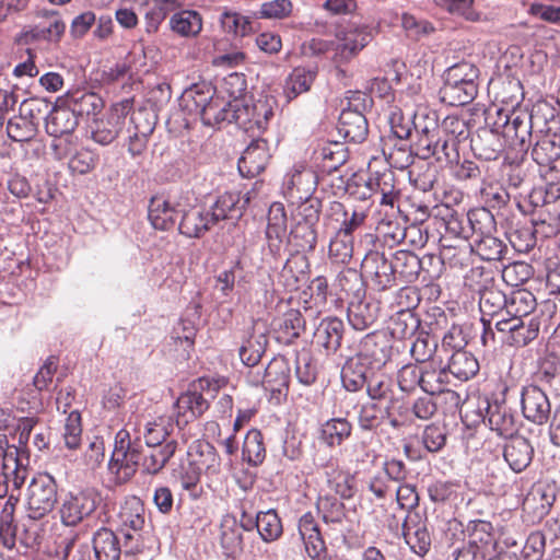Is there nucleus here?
<instances>
[{"label":"nucleus","instance_id":"nucleus-1","mask_svg":"<svg viewBox=\"0 0 560 560\" xmlns=\"http://www.w3.org/2000/svg\"><path fill=\"white\" fill-rule=\"evenodd\" d=\"M546 113H549L551 118L555 117V109L547 103L535 105L530 113L497 108L494 114H487L486 122L487 126H493L495 131H500L502 138L511 145H518L522 151L527 152L535 132L538 131L535 128L540 120L547 122Z\"/></svg>","mask_w":560,"mask_h":560},{"label":"nucleus","instance_id":"nucleus-2","mask_svg":"<svg viewBox=\"0 0 560 560\" xmlns=\"http://www.w3.org/2000/svg\"><path fill=\"white\" fill-rule=\"evenodd\" d=\"M479 68L470 61H459L446 69L439 98L448 106H464L471 103L479 89Z\"/></svg>","mask_w":560,"mask_h":560},{"label":"nucleus","instance_id":"nucleus-3","mask_svg":"<svg viewBox=\"0 0 560 560\" xmlns=\"http://www.w3.org/2000/svg\"><path fill=\"white\" fill-rule=\"evenodd\" d=\"M372 100L362 92H354L342 108L337 124L338 133L347 141L362 143L369 135V122L365 110Z\"/></svg>","mask_w":560,"mask_h":560},{"label":"nucleus","instance_id":"nucleus-4","mask_svg":"<svg viewBox=\"0 0 560 560\" xmlns=\"http://www.w3.org/2000/svg\"><path fill=\"white\" fill-rule=\"evenodd\" d=\"M361 270L373 291L384 292L397 285L390 259L376 246L365 253L361 261Z\"/></svg>","mask_w":560,"mask_h":560},{"label":"nucleus","instance_id":"nucleus-5","mask_svg":"<svg viewBox=\"0 0 560 560\" xmlns=\"http://www.w3.org/2000/svg\"><path fill=\"white\" fill-rule=\"evenodd\" d=\"M57 503V483L48 474L34 477L27 488V515L40 520L50 513Z\"/></svg>","mask_w":560,"mask_h":560},{"label":"nucleus","instance_id":"nucleus-6","mask_svg":"<svg viewBox=\"0 0 560 560\" xmlns=\"http://www.w3.org/2000/svg\"><path fill=\"white\" fill-rule=\"evenodd\" d=\"M275 101L268 97L247 103L235 101V124L246 132H262L273 117Z\"/></svg>","mask_w":560,"mask_h":560},{"label":"nucleus","instance_id":"nucleus-7","mask_svg":"<svg viewBox=\"0 0 560 560\" xmlns=\"http://www.w3.org/2000/svg\"><path fill=\"white\" fill-rule=\"evenodd\" d=\"M291 381V366L283 355L275 357L264 371L262 378L253 381L255 385L261 384L270 393V399L277 404L284 401L289 394Z\"/></svg>","mask_w":560,"mask_h":560},{"label":"nucleus","instance_id":"nucleus-8","mask_svg":"<svg viewBox=\"0 0 560 560\" xmlns=\"http://www.w3.org/2000/svg\"><path fill=\"white\" fill-rule=\"evenodd\" d=\"M129 108L128 101L114 105L106 116L94 121L91 138L101 145H108L114 142L126 128Z\"/></svg>","mask_w":560,"mask_h":560},{"label":"nucleus","instance_id":"nucleus-9","mask_svg":"<svg viewBox=\"0 0 560 560\" xmlns=\"http://www.w3.org/2000/svg\"><path fill=\"white\" fill-rule=\"evenodd\" d=\"M392 349L390 341L384 332L373 331L361 339L354 355L370 370H380L390 360Z\"/></svg>","mask_w":560,"mask_h":560},{"label":"nucleus","instance_id":"nucleus-10","mask_svg":"<svg viewBox=\"0 0 560 560\" xmlns=\"http://www.w3.org/2000/svg\"><path fill=\"white\" fill-rule=\"evenodd\" d=\"M521 410L526 420L542 425L550 419L551 404L545 390L529 384L521 390Z\"/></svg>","mask_w":560,"mask_h":560},{"label":"nucleus","instance_id":"nucleus-11","mask_svg":"<svg viewBox=\"0 0 560 560\" xmlns=\"http://www.w3.org/2000/svg\"><path fill=\"white\" fill-rule=\"evenodd\" d=\"M97 506V494L92 489L69 493L60 508V518L66 526H75L90 516Z\"/></svg>","mask_w":560,"mask_h":560},{"label":"nucleus","instance_id":"nucleus-12","mask_svg":"<svg viewBox=\"0 0 560 560\" xmlns=\"http://www.w3.org/2000/svg\"><path fill=\"white\" fill-rule=\"evenodd\" d=\"M499 332L505 334L504 342L515 348H522L535 340L539 332V322L536 318H505L494 324Z\"/></svg>","mask_w":560,"mask_h":560},{"label":"nucleus","instance_id":"nucleus-13","mask_svg":"<svg viewBox=\"0 0 560 560\" xmlns=\"http://www.w3.org/2000/svg\"><path fill=\"white\" fill-rule=\"evenodd\" d=\"M413 150L415 154L422 160L435 158L438 162L452 163L459 158L455 142L445 140L441 130L424 138H417Z\"/></svg>","mask_w":560,"mask_h":560},{"label":"nucleus","instance_id":"nucleus-14","mask_svg":"<svg viewBox=\"0 0 560 560\" xmlns=\"http://www.w3.org/2000/svg\"><path fill=\"white\" fill-rule=\"evenodd\" d=\"M268 346V329L264 320L253 319L240 347L238 354L247 366L257 365Z\"/></svg>","mask_w":560,"mask_h":560},{"label":"nucleus","instance_id":"nucleus-15","mask_svg":"<svg viewBox=\"0 0 560 560\" xmlns=\"http://www.w3.org/2000/svg\"><path fill=\"white\" fill-rule=\"evenodd\" d=\"M345 323L336 316L320 319L313 332V342L325 355H334L341 349L345 337Z\"/></svg>","mask_w":560,"mask_h":560},{"label":"nucleus","instance_id":"nucleus-16","mask_svg":"<svg viewBox=\"0 0 560 560\" xmlns=\"http://www.w3.org/2000/svg\"><path fill=\"white\" fill-rule=\"evenodd\" d=\"M268 142L256 138L243 151L238 160L237 168L243 177H255L265 171L270 159Z\"/></svg>","mask_w":560,"mask_h":560},{"label":"nucleus","instance_id":"nucleus-17","mask_svg":"<svg viewBox=\"0 0 560 560\" xmlns=\"http://www.w3.org/2000/svg\"><path fill=\"white\" fill-rule=\"evenodd\" d=\"M486 416L483 421L488 422L490 430L502 438H512L517 432V424L512 409L504 400H486Z\"/></svg>","mask_w":560,"mask_h":560},{"label":"nucleus","instance_id":"nucleus-18","mask_svg":"<svg viewBox=\"0 0 560 560\" xmlns=\"http://www.w3.org/2000/svg\"><path fill=\"white\" fill-rule=\"evenodd\" d=\"M180 210L179 202H173L164 196H153L149 201L148 219L153 229L170 231L175 226Z\"/></svg>","mask_w":560,"mask_h":560},{"label":"nucleus","instance_id":"nucleus-19","mask_svg":"<svg viewBox=\"0 0 560 560\" xmlns=\"http://www.w3.org/2000/svg\"><path fill=\"white\" fill-rule=\"evenodd\" d=\"M503 458L515 474L523 472L533 462L534 446L522 435H512L503 445Z\"/></svg>","mask_w":560,"mask_h":560},{"label":"nucleus","instance_id":"nucleus-20","mask_svg":"<svg viewBox=\"0 0 560 560\" xmlns=\"http://www.w3.org/2000/svg\"><path fill=\"white\" fill-rule=\"evenodd\" d=\"M298 527L308 557L312 560H326L327 547L314 515L311 512L303 514Z\"/></svg>","mask_w":560,"mask_h":560},{"label":"nucleus","instance_id":"nucleus-21","mask_svg":"<svg viewBox=\"0 0 560 560\" xmlns=\"http://www.w3.org/2000/svg\"><path fill=\"white\" fill-rule=\"evenodd\" d=\"M500 131H495L493 126L480 128L477 135L470 140V148L474 155L482 161H495L504 149Z\"/></svg>","mask_w":560,"mask_h":560},{"label":"nucleus","instance_id":"nucleus-22","mask_svg":"<svg viewBox=\"0 0 560 560\" xmlns=\"http://www.w3.org/2000/svg\"><path fill=\"white\" fill-rule=\"evenodd\" d=\"M535 143L532 148L530 156L539 166L552 168V164L560 158V135L550 132L548 129L544 132L539 129L533 137Z\"/></svg>","mask_w":560,"mask_h":560},{"label":"nucleus","instance_id":"nucleus-23","mask_svg":"<svg viewBox=\"0 0 560 560\" xmlns=\"http://www.w3.org/2000/svg\"><path fill=\"white\" fill-rule=\"evenodd\" d=\"M182 215L178 223V232L189 238L202 237L212 226V217L209 210L199 207H190L185 209L182 207L179 212Z\"/></svg>","mask_w":560,"mask_h":560},{"label":"nucleus","instance_id":"nucleus-24","mask_svg":"<svg viewBox=\"0 0 560 560\" xmlns=\"http://www.w3.org/2000/svg\"><path fill=\"white\" fill-rule=\"evenodd\" d=\"M174 408L176 412V425L178 429H182L202 416L208 410L209 402L201 393L187 390L177 398Z\"/></svg>","mask_w":560,"mask_h":560},{"label":"nucleus","instance_id":"nucleus-25","mask_svg":"<svg viewBox=\"0 0 560 560\" xmlns=\"http://www.w3.org/2000/svg\"><path fill=\"white\" fill-rule=\"evenodd\" d=\"M380 314L378 302L364 298L350 300L347 308L349 325L358 331H363L373 326Z\"/></svg>","mask_w":560,"mask_h":560},{"label":"nucleus","instance_id":"nucleus-26","mask_svg":"<svg viewBox=\"0 0 560 560\" xmlns=\"http://www.w3.org/2000/svg\"><path fill=\"white\" fill-rule=\"evenodd\" d=\"M249 203V197L242 196L238 191H226L220 195L210 208L212 222L217 225L220 221L241 218Z\"/></svg>","mask_w":560,"mask_h":560},{"label":"nucleus","instance_id":"nucleus-27","mask_svg":"<svg viewBox=\"0 0 560 560\" xmlns=\"http://www.w3.org/2000/svg\"><path fill=\"white\" fill-rule=\"evenodd\" d=\"M267 219L266 238L268 248L273 256H277L280 254L283 237L287 235L288 230L284 206L280 202H273L269 207Z\"/></svg>","mask_w":560,"mask_h":560},{"label":"nucleus","instance_id":"nucleus-28","mask_svg":"<svg viewBox=\"0 0 560 560\" xmlns=\"http://www.w3.org/2000/svg\"><path fill=\"white\" fill-rule=\"evenodd\" d=\"M338 44L335 48L336 61H348L362 50L370 42V33L366 27L349 28L337 35Z\"/></svg>","mask_w":560,"mask_h":560},{"label":"nucleus","instance_id":"nucleus-29","mask_svg":"<svg viewBox=\"0 0 560 560\" xmlns=\"http://www.w3.org/2000/svg\"><path fill=\"white\" fill-rule=\"evenodd\" d=\"M317 184L316 173L303 164L294 165L292 173L285 182L290 196L296 199L312 197L317 188Z\"/></svg>","mask_w":560,"mask_h":560},{"label":"nucleus","instance_id":"nucleus-30","mask_svg":"<svg viewBox=\"0 0 560 560\" xmlns=\"http://www.w3.org/2000/svg\"><path fill=\"white\" fill-rule=\"evenodd\" d=\"M448 383V372L445 366L433 368L432 364L422 368L421 389L433 396L442 394L445 398L455 405L459 402V395L451 389H445Z\"/></svg>","mask_w":560,"mask_h":560},{"label":"nucleus","instance_id":"nucleus-31","mask_svg":"<svg viewBox=\"0 0 560 560\" xmlns=\"http://www.w3.org/2000/svg\"><path fill=\"white\" fill-rule=\"evenodd\" d=\"M63 103L74 114L77 119L98 114L104 107L103 98L90 91L75 90L67 93Z\"/></svg>","mask_w":560,"mask_h":560},{"label":"nucleus","instance_id":"nucleus-32","mask_svg":"<svg viewBox=\"0 0 560 560\" xmlns=\"http://www.w3.org/2000/svg\"><path fill=\"white\" fill-rule=\"evenodd\" d=\"M217 95L215 88L206 81L194 83L182 94V106L189 114L201 115Z\"/></svg>","mask_w":560,"mask_h":560},{"label":"nucleus","instance_id":"nucleus-33","mask_svg":"<svg viewBox=\"0 0 560 560\" xmlns=\"http://www.w3.org/2000/svg\"><path fill=\"white\" fill-rule=\"evenodd\" d=\"M147 446L148 451L144 453L140 467L143 474L154 476L161 472L175 455L178 443L176 440L171 439L164 445Z\"/></svg>","mask_w":560,"mask_h":560},{"label":"nucleus","instance_id":"nucleus-34","mask_svg":"<svg viewBox=\"0 0 560 560\" xmlns=\"http://www.w3.org/2000/svg\"><path fill=\"white\" fill-rule=\"evenodd\" d=\"M348 159L349 150L345 142L327 141L316 151L318 167L322 173L328 175L338 171Z\"/></svg>","mask_w":560,"mask_h":560},{"label":"nucleus","instance_id":"nucleus-35","mask_svg":"<svg viewBox=\"0 0 560 560\" xmlns=\"http://www.w3.org/2000/svg\"><path fill=\"white\" fill-rule=\"evenodd\" d=\"M92 544L97 560H120L125 552V542L121 544L118 535L106 527L94 533Z\"/></svg>","mask_w":560,"mask_h":560},{"label":"nucleus","instance_id":"nucleus-36","mask_svg":"<svg viewBox=\"0 0 560 560\" xmlns=\"http://www.w3.org/2000/svg\"><path fill=\"white\" fill-rule=\"evenodd\" d=\"M394 272L396 273V281L399 279L406 283L417 281L421 275L420 257L412 250L398 249L390 258Z\"/></svg>","mask_w":560,"mask_h":560},{"label":"nucleus","instance_id":"nucleus-37","mask_svg":"<svg viewBox=\"0 0 560 560\" xmlns=\"http://www.w3.org/2000/svg\"><path fill=\"white\" fill-rule=\"evenodd\" d=\"M306 329V319L300 310L291 308L288 310L277 320L275 328L278 334V340L285 343L292 345L299 339Z\"/></svg>","mask_w":560,"mask_h":560},{"label":"nucleus","instance_id":"nucleus-38","mask_svg":"<svg viewBox=\"0 0 560 560\" xmlns=\"http://www.w3.org/2000/svg\"><path fill=\"white\" fill-rule=\"evenodd\" d=\"M188 454L192 457L190 462L207 475L213 476L221 471V457L210 442H195Z\"/></svg>","mask_w":560,"mask_h":560},{"label":"nucleus","instance_id":"nucleus-39","mask_svg":"<svg viewBox=\"0 0 560 560\" xmlns=\"http://www.w3.org/2000/svg\"><path fill=\"white\" fill-rule=\"evenodd\" d=\"M478 294L481 318L505 317L508 295L494 282L483 287V289H479Z\"/></svg>","mask_w":560,"mask_h":560},{"label":"nucleus","instance_id":"nucleus-40","mask_svg":"<svg viewBox=\"0 0 560 560\" xmlns=\"http://www.w3.org/2000/svg\"><path fill=\"white\" fill-rule=\"evenodd\" d=\"M79 121L70 108L52 105L51 112L45 124L46 132L54 138H60L72 133Z\"/></svg>","mask_w":560,"mask_h":560},{"label":"nucleus","instance_id":"nucleus-41","mask_svg":"<svg viewBox=\"0 0 560 560\" xmlns=\"http://www.w3.org/2000/svg\"><path fill=\"white\" fill-rule=\"evenodd\" d=\"M235 101H225L224 97L215 95L208 107L200 115L205 126L220 127L222 124L235 122Z\"/></svg>","mask_w":560,"mask_h":560},{"label":"nucleus","instance_id":"nucleus-42","mask_svg":"<svg viewBox=\"0 0 560 560\" xmlns=\"http://www.w3.org/2000/svg\"><path fill=\"white\" fill-rule=\"evenodd\" d=\"M308 267V260L305 255H292L287 259L281 271L278 275V283L285 291L294 292L300 289L301 282L305 278V269Z\"/></svg>","mask_w":560,"mask_h":560},{"label":"nucleus","instance_id":"nucleus-43","mask_svg":"<svg viewBox=\"0 0 560 560\" xmlns=\"http://www.w3.org/2000/svg\"><path fill=\"white\" fill-rule=\"evenodd\" d=\"M352 429V423L347 418H331L320 424L318 439L329 447H337L351 436Z\"/></svg>","mask_w":560,"mask_h":560},{"label":"nucleus","instance_id":"nucleus-44","mask_svg":"<svg viewBox=\"0 0 560 560\" xmlns=\"http://www.w3.org/2000/svg\"><path fill=\"white\" fill-rule=\"evenodd\" d=\"M202 16L195 10H182L171 15L168 20L170 30L176 35L185 38L197 37L202 31Z\"/></svg>","mask_w":560,"mask_h":560},{"label":"nucleus","instance_id":"nucleus-45","mask_svg":"<svg viewBox=\"0 0 560 560\" xmlns=\"http://www.w3.org/2000/svg\"><path fill=\"white\" fill-rule=\"evenodd\" d=\"M122 527L120 533L125 539V553L131 555L141 551L139 540L141 538V530L144 526V516L136 509L135 513H121Z\"/></svg>","mask_w":560,"mask_h":560},{"label":"nucleus","instance_id":"nucleus-46","mask_svg":"<svg viewBox=\"0 0 560 560\" xmlns=\"http://www.w3.org/2000/svg\"><path fill=\"white\" fill-rule=\"evenodd\" d=\"M369 368L355 355H349L342 365L340 377L346 390L355 393L362 389L368 380Z\"/></svg>","mask_w":560,"mask_h":560},{"label":"nucleus","instance_id":"nucleus-47","mask_svg":"<svg viewBox=\"0 0 560 560\" xmlns=\"http://www.w3.org/2000/svg\"><path fill=\"white\" fill-rule=\"evenodd\" d=\"M382 151L388 162L397 168H404L412 163L411 145L408 139H399L393 135L384 136Z\"/></svg>","mask_w":560,"mask_h":560},{"label":"nucleus","instance_id":"nucleus-48","mask_svg":"<svg viewBox=\"0 0 560 560\" xmlns=\"http://www.w3.org/2000/svg\"><path fill=\"white\" fill-rule=\"evenodd\" d=\"M448 374L460 382L472 378L479 372V362L476 357L466 350L453 351L445 365Z\"/></svg>","mask_w":560,"mask_h":560},{"label":"nucleus","instance_id":"nucleus-49","mask_svg":"<svg viewBox=\"0 0 560 560\" xmlns=\"http://www.w3.org/2000/svg\"><path fill=\"white\" fill-rule=\"evenodd\" d=\"M436 217L442 219L446 234L459 240V242H467L469 237L467 213L458 212L448 206H442L438 208Z\"/></svg>","mask_w":560,"mask_h":560},{"label":"nucleus","instance_id":"nucleus-50","mask_svg":"<svg viewBox=\"0 0 560 560\" xmlns=\"http://www.w3.org/2000/svg\"><path fill=\"white\" fill-rule=\"evenodd\" d=\"M317 225L296 221L288 236V244L293 247L295 255L311 253L317 244Z\"/></svg>","mask_w":560,"mask_h":560},{"label":"nucleus","instance_id":"nucleus-51","mask_svg":"<svg viewBox=\"0 0 560 560\" xmlns=\"http://www.w3.org/2000/svg\"><path fill=\"white\" fill-rule=\"evenodd\" d=\"M467 530L469 532V542L467 546H472L480 552V557L485 558V550L489 548L495 549L497 539L493 534V526L490 522L482 520L470 521Z\"/></svg>","mask_w":560,"mask_h":560},{"label":"nucleus","instance_id":"nucleus-52","mask_svg":"<svg viewBox=\"0 0 560 560\" xmlns=\"http://www.w3.org/2000/svg\"><path fill=\"white\" fill-rule=\"evenodd\" d=\"M441 243L443 258L451 268L462 270L470 265L474 254L472 244L467 242H460L458 245L447 243L446 236L441 238Z\"/></svg>","mask_w":560,"mask_h":560},{"label":"nucleus","instance_id":"nucleus-53","mask_svg":"<svg viewBox=\"0 0 560 560\" xmlns=\"http://www.w3.org/2000/svg\"><path fill=\"white\" fill-rule=\"evenodd\" d=\"M238 527L236 525V516L225 514L220 523V546L223 555L229 558H237L242 555V548L237 541Z\"/></svg>","mask_w":560,"mask_h":560},{"label":"nucleus","instance_id":"nucleus-54","mask_svg":"<svg viewBox=\"0 0 560 560\" xmlns=\"http://www.w3.org/2000/svg\"><path fill=\"white\" fill-rule=\"evenodd\" d=\"M420 319L413 312H396L390 315L388 330L393 338L402 340L412 337L420 327Z\"/></svg>","mask_w":560,"mask_h":560},{"label":"nucleus","instance_id":"nucleus-55","mask_svg":"<svg viewBox=\"0 0 560 560\" xmlns=\"http://www.w3.org/2000/svg\"><path fill=\"white\" fill-rule=\"evenodd\" d=\"M256 532L265 542H273L283 534V526L277 511L269 509L256 513Z\"/></svg>","mask_w":560,"mask_h":560},{"label":"nucleus","instance_id":"nucleus-56","mask_svg":"<svg viewBox=\"0 0 560 560\" xmlns=\"http://www.w3.org/2000/svg\"><path fill=\"white\" fill-rule=\"evenodd\" d=\"M535 295L527 290H516L508 295L505 318H526L536 308Z\"/></svg>","mask_w":560,"mask_h":560},{"label":"nucleus","instance_id":"nucleus-57","mask_svg":"<svg viewBox=\"0 0 560 560\" xmlns=\"http://www.w3.org/2000/svg\"><path fill=\"white\" fill-rule=\"evenodd\" d=\"M469 235L475 234L477 238L497 232L494 214L488 208H475L467 212Z\"/></svg>","mask_w":560,"mask_h":560},{"label":"nucleus","instance_id":"nucleus-58","mask_svg":"<svg viewBox=\"0 0 560 560\" xmlns=\"http://www.w3.org/2000/svg\"><path fill=\"white\" fill-rule=\"evenodd\" d=\"M219 22L223 32L235 37H245L255 31V22L249 16L232 10H224Z\"/></svg>","mask_w":560,"mask_h":560},{"label":"nucleus","instance_id":"nucleus-59","mask_svg":"<svg viewBox=\"0 0 560 560\" xmlns=\"http://www.w3.org/2000/svg\"><path fill=\"white\" fill-rule=\"evenodd\" d=\"M176 425L172 417H159L145 424L143 436L147 445H164Z\"/></svg>","mask_w":560,"mask_h":560},{"label":"nucleus","instance_id":"nucleus-60","mask_svg":"<svg viewBox=\"0 0 560 560\" xmlns=\"http://www.w3.org/2000/svg\"><path fill=\"white\" fill-rule=\"evenodd\" d=\"M242 458L253 467L259 466L265 460L266 448L259 430L252 429L247 432L242 447Z\"/></svg>","mask_w":560,"mask_h":560},{"label":"nucleus","instance_id":"nucleus-61","mask_svg":"<svg viewBox=\"0 0 560 560\" xmlns=\"http://www.w3.org/2000/svg\"><path fill=\"white\" fill-rule=\"evenodd\" d=\"M365 386L366 394L372 400L395 402L394 382L389 375L372 373Z\"/></svg>","mask_w":560,"mask_h":560},{"label":"nucleus","instance_id":"nucleus-62","mask_svg":"<svg viewBox=\"0 0 560 560\" xmlns=\"http://www.w3.org/2000/svg\"><path fill=\"white\" fill-rule=\"evenodd\" d=\"M472 248L474 253L487 261L502 260L508 253L505 243L493 234L476 238Z\"/></svg>","mask_w":560,"mask_h":560},{"label":"nucleus","instance_id":"nucleus-63","mask_svg":"<svg viewBox=\"0 0 560 560\" xmlns=\"http://www.w3.org/2000/svg\"><path fill=\"white\" fill-rule=\"evenodd\" d=\"M317 72L315 70L305 69V68H295L290 73L289 78L285 81L284 92L288 98L292 100L299 96L300 94L307 92L315 78Z\"/></svg>","mask_w":560,"mask_h":560},{"label":"nucleus","instance_id":"nucleus-64","mask_svg":"<svg viewBox=\"0 0 560 560\" xmlns=\"http://www.w3.org/2000/svg\"><path fill=\"white\" fill-rule=\"evenodd\" d=\"M506 235L512 247L518 253H529L537 243L534 226L530 222L516 223Z\"/></svg>","mask_w":560,"mask_h":560}]
</instances>
